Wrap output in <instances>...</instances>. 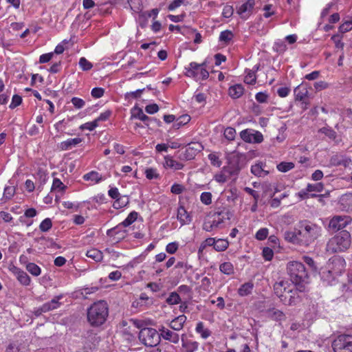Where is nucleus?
Here are the masks:
<instances>
[{"label":"nucleus","instance_id":"nucleus-18","mask_svg":"<svg viewBox=\"0 0 352 352\" xmlns=\"http://www.w3.org/2000/svg\"><path fill=\"white\" fill-rule=\"evenodd\" d=\"M338 208L342 211H352V193L342 195L338 201Z\"/></svg>","mask_w":352,"mask_h":352},{"label":"nucleus","instance_id":"nucleus-42","mask_svg":"<svg viewBox=\"0 0 352 352\" xmlns=\"http://www.w3.org/2000/svg\"><path fill=\"white\" fill-rule=\"evenodd\" d=\"M181 298L177 292H171L166 299V302L168 305H173L179 303Z\"/></svg>","mask_w":352,"mask_h":352},{"label":"nucleus","instance_id":"nucleus-34","mask_svg":"<svg viewBox=\"0 0 352 352\" xmlns=\"http://www.w3.org/2000/svg\"><path fill=\"white\" fill-rule=\"evenodd\" d=\"M229 246V242L226 239H219L215 241L214 249L217 252L226 250Z\"/></svg>","mask_w":352,"mask_h":352},{"label":"nucleus","instance_id":"nucleus-26","mask_svg":"<svg viewBox=\"0 0 352 352\" xmlns=\"http://www.w3.org/2000/svg\"><path fill=\"white\" fill-rule=\"evenodd\" d=\"M195 331L197 333L199 334L203 339H207L212 334L211 331L209 329L206 328L204 322H199L197 324Z\"/></svg>","mask_w":352,"mask_h":352},{"label":"nucleus","instance_id":"nucleus-10","mask_svg":"<svg viewBox=\"0 0 352 352\" xmlns=\"http://www.w3.org/2000/svg\"><path fill=\"white\" fill-rule=\"evenodd\" d=\"M241 139L248 143L259 144L263 141V134L252 129L243 130L240 133Z\"/></svg>","mask_w":352,"mask_h":352},{"label":"nucleus","instance_id":"nucleus-3","mask_svg":"<svg viewBox=\"0 0 352 352\" xmlns=\"http://www.w3.org/2000/svg\"><path fill=\"white\" fill-rule=\"evenodd\" d=\"M87 321L92 327L103 324L109 316V307L106 301L99 300L92 304L87 309Z\"/></svg>","mask_w":352,"mask_h":352},{"label":"nucleus","instance_id":"nucleus-7","mask_svg":"<svg viewBox=\"0 0 352 352\" xmlns=\"http://www.w3.org/2000/svg\"><path fill=\"white\" fill-rule=\"evenodd\" d=\"M332 349L334 352H352V335L340 334L332 342Z\"/></svg>","mask_w":352,"mask_h":352},{"label":"nucleus","instance_id":"nucleus-25","mask_svg":"<svg viewBox=\"0 0 352 352\" xmlns=\"http://www.w3.org/2000/svg\"><path fill=\"white\" fill-rule=\"evenodd\" d=\"M177 219L180 221L182 225H184L186 223H189L191 219L190 217L184 208V206H179L177 209Z\"/></svg>","mask_w":352,"mask_h":352},{"label":"nucleus","instance_id":"nucleus-63","mask_svg":"<svg viewBox=\"0 0 352 352\" xmlns=\"http://www.w3.org/2000/svg\"><path fill=\"white\" fill-rule=\"evenodd\" d=\"M104 93V90L100 87H95L91 90V94L94 98H101Z\"/></svg>","mask_w":352,"mask_h":352},{"label":"nucleus","instance_id":"nucleus-2","mask_svg":"<svg viewBox=\"0 0 352 352\" xmlns=\"http://www.w3.org/2000/svg\"><path fill=\"white\" fill-rule=\"evenodd\" d=\"M286 270L292 283L298 286V289L302 292L304 285L309 280V274L304 264L296 261H289L287 264Z\"/></svg>","mask_w":352,"mask_h":352},{"label":"nucleus","instance_id":"nucleus-22","mask_svg":"<svg viewBox=\"0 0 352 352\" xmlns=\"http://www.w3.org/2000/svg\"><path fill=\"white\" fill-rule=\"evenodd\" d=\"M82 139L80 138H75L72 139H68L65 141L60 142V148L63 151L70 150L72 148L75 147L78 144L81 143Z\"/></svg>","mask_w":352,"mask_h":352},{"label":"nucleus","instance_id":"nucleus-57","mask_svg":"<svg viewBox=\"0 0 352 352\" xmlns=\"http://www.w3.org/2000/svg\"><path fill=\"white\" fill-rule=\"evenodd\" d=\"M268 235V229L267 228H261L256 233V239L260 241L264 240L267 238Z\"/></svg>","mask_w":352,"mask_h":352},{"label":"nucleus","instance_id":"nucleus-24","mask_svg":"<svg viewBox=\"0 0 352 352\" xmlns=\"http://www.w3.org/2000/svg\"><path fill=\"white\" fill-rule=\"evenodd\" d=\"M6 352H26V348L23 342L15 340L8 345Z\"/></svg>","mask_w":352,"mask_h":352},{"label":"nucleus","instance_id":"nucleus-16","mask_svg":"<svg viewBox=\"0 0 352 352\" xmlns=\"http://www.w3.org/2000/svg\"><path fill=\"white\" fill-rule=\"evenodd\" d=\"M160 338H162L164 340L169 341L173 344H178L179 342V336L177 333H175L164 327H162L159 329Z\"/></svg>","mask_w":352,"mask_h":352},{"label":"nucleus","instance_id":"nucleus-41","mask_svg":"<svg viewBox=\"0 0 352 352\" xmlns=\"http://www.w3.org/2000/svg\"><path fill=\"white\" fill-rule=\"evenodd\" d=\"M16 279L20 282L21 284L28 286L30 284L31 279L28 274L23 270L16 276Z\"/></svg>","mask_w":352,"mask_h":352},{"label":"nucleus","instance_id":"nucleus-55","mask_svg":"<svg viewBox=\"0 0 352 352\" xmlns=\"http://www.w3.org/2000/svg\"><path fill=\"white\" fill-rule=\"evenodd\" d=\"M66 188V186L58 178H55L53 181L52 190H58L63 191Z\"/></svg>","mask_w":352,"mask_h":352},{"label":"nucleus","instance_id":"nucleus-61","mask_svg":"<svg viewBox=\"0 0 352 352\" xmlns=\"http://www.w3.org/2000/svg\"><path fill=\"white\" fill-rule=\"evenodd\" d=\"M71 102L76 109H81L85 104V102L82 99L77 97L72 98Z\"/></svg>","mask_w":352,"mask_h":352},{"label":"nucleus","instance_id":"nucleus-56","mask_svg":"<svg viewBox=\"0 0 352 352\" xmlns=\"http://www.w3.org/2000/svg\"><path fill=\"white\" fill-rule=\"evenodd\" d=\"M146 177L148 179H157L159 177V174L155 168H150L145 170Z\"/></svg>","mask_w":352,"mask_h":352},{"label":"nucleus","instance_id":"nucleus-39","mask_svg":"<svg viewBox=\"0 0 352 352\" xmlns=\"http://www.w3.org/2000/svg\"><path fill=\"white\" fill-rule=\"evenodd\" d=\"M245 76L244 78V82L249 85H253L256 82V75L255 72L251 69L245 70Z\"/></svg>","mask_w":352,"mask_h":352},{"label":"nucleus","instance_id":"nucleus-49","mask_svg":"<svg viewBox=\"0 0 352 352\" xmlns=\"http://www.w3.org/2000/svg\"><path fill=\"white\" fill-rule=\"evenodd\" d=\"M214 179L217 182L223 184L228 179V175L225 171H223V168L219 173H217L214 176Z\"/></svg>","mask_w":352,"mask_h":352},{"label":"nucleus","instance_id":"nucleus-6","mask_svg":"<svg viewBox=\"0 0 352 352\" xmlns=\"http://www.w3.org/2000/svg\"><path fill=\"white\" fill-rule=\"evenodd\" d=\"M138 337L142 344L150 347L157 346L161 341L160 333L156 329L151 327L141 329Z\"/></svg>","mask_w":352,"mask_h":352},{"label":"nucleus","instance_id":"nucleus-28","mask_svg":"<svg viewBox=\"0 0 352 352\" xmlns=\"http://www.w3.org/2000/svg\"><path fill=\"white\" fill-rule=\"evenodd\" d=\"M86 255L87 257L93 259L96 262L101 261L103 258L102 252L99 250L95 248L87 250Z\"/></svg>","mask_w":352,"mask_h":352},{"label":"nucleus","instance_id":"nucleus-40","mask_svg":"<svg viewBox=\"0 0 352 352\" xmlns=\"http://www.w3.org/2000/svg\"><path fill=\"white\" fill-rule=\"evenodd\" d=\"M335 44V47L338 50H341L343 52L344 43L342 42V36L340 34L333 35L331 38Z\"/></svg>","mask_w":352,"mask_h":352},{"label":"nucleus","instance_id":"nucleus-35","mask_svg":"<svg viewBox=\"0 0 352 352\" xmlns=\"http://www.w3.org/2000/svg\"><path fill=\"white\" fill-rule=\"evenodd\" d=\"M151 17V13L148 12H140L138 14V21L140 23L141 28H144L146 26L148 20Z\"/></svg>","mask_w":352,"mask_h":352},{"label":"nucleus","instance_id":"nucleus-51","mask_svg":"<svg viewBox=\"0 0 352 352\" xmlns=\"http://www.w3.org/2000/svg\"><path fill=\"white\" fill-rule=\"evenodd\" d=\"M200 200L205 205H210L212 203V194L210 192H204L201 194Z\"/></svg>","mask_w":352,"mask_h":352},{"label":"nucleus","instance_id":"nucleus-33","mask_svg":"<svg viewBox=\"0 0 352 352\" xmlns=\"http://www.w3.org/2000/svg\"><path fill=\"white\" fill-rule=\"evenodd\" d=\"M251 172L258 177H264L268 174V172L263 168L262 164H256L252 166Z\"/></svg>","mask_w":352,"mask_h":352},{"label":"nucleus","instance_id":"nucleus-15","mask_svg":"<svg viewBox=\"0 0 352 352\" xmlns=\"http://www.w3.org/2000/svg\"><path fill=\"white\" fill-rule=\"evenodd\" d=\"M255 5L254 0H246L238 9L237 13L241 18L247 19L252 13Z\"/></svg>","mask_w":352,"mask_h":352},{"label":"nucleus","instance_id":"nucleus-58","mask_svg":"<svg viewBox=\"0 0 352 352\" xmlns=\"http://www.w3.org/2000/svg\"><path fill=\"white\" fill-rule=\"evenodd\" d=\"M201 287L204 291H206L208 292H211L212 287H211V281L210 279L208 277H204L201 279Z\"/></svg>","mask_w":352,"mask_h":352},{"label":"nucleus","instance_id":"nucleus-60","mask_svg":"<svg viewBox=\"0 0 352 352\" xmlns=\"http://www.w3.org/2000/svg\"><path fill=\"white\" fill-rule=\"evenodd\" d=\"M22 102V98L19 95H14L12 99L11 104H10L9 107L10 109H14L16 107H18L19 104H21Z\"/></svg>","mask_w":352,"mask_h":352},{"label":"nucleus","instance_id":"nucleus-62","mask_svg":"<svg viewBox=\"0 0 352 352\" xmlns=\"http://www.w3.org/2000/svg\"><path fill=\"white\" fill-rule=\"evenodd\" d=\"M274 256L273 250L270 248H264L263 250V256L266 261H271Z\"/></svg>","mask_w":352,"mask_h":352},{"label":"nucleus","instance_id":"nucleus-9","mask_svg":"<svg viewBox=\"0 0 352 352\" xmlns=\"http://www.w3.org/2000/svg\"><path fill=\"white\" fill-rule=\"evenodd\" d=\"M206 62L201 64L192 62L188 67H186V75L188 77L194 78L197 80H206L209 76V72L206 70Z\"/></svg>","mask_w":352,"mask_h":352},{"label":"nucleus","instance_id":"nucleus-44","mask_svg":"<svg viewBox=\"0 0 352 352\" xmlns=\"http://www.w3.org/2000/svg\"><path fill=\"white\" fill-rule=\"evenodd\" d=\"M129 203V198L126 196H122L117 200H115L113 206L116 208H122Z\"/></svg>","mask_w":352,"mask_h":352},{"label":"nucleus","instance_id":"nucleus-14","mask_svg":"<svg viewBox=\"0 0 352 352\" xmlns=\"http://www.w3.org/2000/svg\"><path fill=\"white\" fill-rule=\"evenodd\" d=\"M308 94L309 91L305 85L302 84L294 89L295 100L302 102V104L304 105L302 107L304 109H306L309 104V102L306 101Z\"/></svg>","mask_w":352,"mask_h":352},{"label":"nucleus","instance_id":"nucleus-4","mask_svg":"<svg viewBox=\"0 0 352 352\" xmlns=\"http://www.w3.org/2000/svg\"><path fill=\"white\" fill-rule=\"evenodd\" d=\"M274 294L285 305H292L294 301L296 291L292 283L287 280L280 279L274 285Z\"/></svg>","mask_w":352,"mask_h":352},{"label":"nucleus","instance_id":"nucleus-20","mask_svg":"<svg viewBox=\"0 0 352 352\" xmlns=\"http://www.w3.org/2000/svg\"><path fill=\"white\" fill-rule=\"evenodd\" d=\"M163 165L164 168H170L174 170H182L184 166L182 163L175 160L173 157L170 155L164 157V162Z\"/></svg>","mask_w":352,"mask_h":352},{"label":"nucleus","instance_id":"nucleus-27","mask_svg":"<svg viewBox=\"0 0 352 352\" xmlns=\"http://www.w3.org/2000/svg\"><path fill=\"white\" fill-rule=\"evenodd\" d=\"M243 87L239 84H236L229 88V95L232 98H239L243 95Z\"/></svg>","mask_w":352,"mask_h":352},{"label":"nucleus","instance_id":"nucleus-54","mask_svg":"<svg viewBox=\"0 0 352 352\" xmlns=\"http://www.w3.org/2000/svg\"><path fill=\"white\" fill-rule=\"evenodd\" d=\"M15 193V188L14 186H7L4 188L3 198L6 199H11Z\"/></svg>","mask_w":352,"mask_h":352},{"label":"nucleus","instance_id":"nucleus-32","mask_svg":"<svg viewBox=\"0 0 352 352\" xmlns=\"http://www.w3.org/2000/svg\"><path fill=\"white\" fill-rule=\"evenodd\" d=\"M254 287V285L252 283L248 282L243 284L238 290V294L241 296H248L251 294Z\"/></svg>","mask_w":352,"mask_h":352},{"label":"nucleus","instance_id":"nucleus-64","mask_svg":"<svg viewBox=\"0 0 352 352\" xmlns=\"http://www.w3.org/2000/svg\"><path fill=\"white\" fill-rule=\"evenodd\" d=\"M184 187L179 184H174L170 188V191L172 193L175 195H179L182 193L184 190Z\"/></svg>","mask_w":352,"mask_h":352},{"label":"nucleus","instance_id":"nucleus-29","mask_svg":"<svg viewBox=\"0 0 352 352\" xmlns=\"http://www.w3.org/2000/svg\"><path fill=\"white\" fill-rule=\"evenodd\" d=\"M133 111L135 113H133V116L135 118H138L142 121H143L147 126L148 125V121L153 120L151 118H149L146 114L144 113L143 111L140 108H134Z\"/></svg>","mask_w":352,"mask_h":352},{"label":"nucleus","instance_id":"nucleus-53","mask_svg":"<svg viewBox=\"0 0 352 352\" xmlns=\"http://www.w3.org/2000/svg\"><path fill=\"white\" fill-rule=\"evenodd\" d=\"M273 49L278 53H283L287 50V45L284 41H278L274 43Z\"/></svg>","mask_w":352,"mask_h":352},{"label":"nucleus","instance_id":"nucleus-52","mask_svg":"<svg viewBox=\"0 0 352 352\" xmlns=\"http://www.w3.org/2000/svg\"><path fill=\"white\" fill-rule=\"evenodd\" d=\"M307 191L310 192H322L323 190V184L322 183H317L314 184H308L307 186Z\"/></svg>","mask_w":352,"mask_h":352},{"label":"nucleus","instance_id":"nucleus-19","mask_svg":"<svg viewBox=\"0 0 352 352\" xmlns=\"http://www.w3.org/2000/svg\"><path fill=\"white\" fill-rule=\"evenodd\" d=\"M214 216L215 217L214 220L210 221V224L213 229L219 228L220 224L223 221V219H230L231 214L228 210H222L221 212H216Z\"/></svg>","mask_w":352,"mask_h":352},{"label":"nucleus","instance_id":"nucleus-37","mask_svg":"<svg viewBox=\"0 0 352 352\" xmlns=\"http://www.w3.org/2000/svg\"><path fill=\"white\" fill-rule=\"evenodd\" d=\"M295 165L291 162H282L276 166L277 169L282 173H286L294 168Z\"/></svg>","mask_w":352,"mask_h":352},{"label":"nucleus","instance_id":"nucleus-31","mask_svg":"<svg viewBox=\"0 0 352 352\" xmlns=\"http://www.w3.org/2000/svg\"><path fill=\"white\" fill-rule=\"evenodd\" d=\"M83 179L85 181H91L95 183H99L102 180H103L102 177L96 171H91L83 176Z\"/></svg>","mask_w":352,"mask_h":352},{"label":"nucleus","instance_id":"nucleus-59","mask_svg":"<svg viewBox=\"0 0 352 352\" xmlns=\"http://www.w3.org/2000/svg\"><path fill=\"white\" fill-rule=\"evenodd\" d=\"M98 124L94 120L92 122H86L80 126L81 129H87L89 131H93L94 129H96L98 126Z\"/></svg>","mask_w":352,"mask_h":352},{"label":"nucleus","instance_id":"nucleus-47","mask_svg":"<svg viewBox=\"0 0 352 352\" xmlns=\"http://www.w3.org/2000/svg\"><path fill=\"white\" fill-rule=\"evenodd\" d=\"M352 30V19L346 20L339 27V32L342 34Z\"/></svg>","mask_w":352,"mask_h":352},{"label":"nucleus","instance_id":"nucleus-5","mask_svg":"<svg viewBox=\"0 0 352 352\" xmlns=\"http://www.w3.org/2000/svg\"><path fill=\"white\" fill-rule=\"evenodd\" d=\"M351 245V234L349 232L343 230L331 239L327 249L331 252H343Z\"/></svg>","mask_w":352,"mask_h":352},{"label":"nucleus","instance_id":"nucleus-30","mask_svg":"<svg viewBox=\"0 0 352 352\" xmlns=\"http://www.w3.org/2000/svg\"><path fill=\"white\" fill-rule=\"evenodd\" d=\"M269 316L274 320L281 321L285 319L284 313L275 308L268 310Z\"/></svg>","mask_w":352,"mask_h":352},{"label":"nucleus","instance_id":"nucleus-8","mask_svg":"<svg viewBox=\"0 0 352 352\" xmlns=\"http://www.w3.org/2000/svg\"><path fill=\"white\" fill-rule=\"evenodd\" d=\"M345 268V261L340 257H334L329 260L327 267L322 270L323 277L327 274H332L333 278L340 275Z\"/></svg>","mask_w":352,"mask_h":352},{"label":"nucleus","instance_id":"nucleus-11","mask_svg":"<svg viewBox=\"0 0 352 352\" xmlns=\"http://www.w3.org/2000/svg\"><path fill=\"white\" fill-rule=\"evenodd\" d=\"M204 148L202 144L199 142H191L188 144L183 153L179 155V158L183 160H191L195 158L196 155L201 152Z\"/></svg>","mask_w":352,"mask_h":352},{"label":"nucleus","instance_id":"nucleus-43","mask_svg":"<svg viewBox=\"0 0 352 352\" xmlns=\"http://www.w3.org/2000/svg\"><path fill=\"white\" fill-rule=\"evenodd\" d=\"M223 168V171H225L226 174L228 175V178L232 176H236L239 172V168H238V166L233 165L224 166Z\"/></svg>","mask_w":352,"mask_h":352},{"label":"nucleus","instance_id":"nucleus-21","mask_svg":"<svg viewBox=\"0 0 352 352\" xmlns=\"http://www.w3.org/2000/svg\"><path fill=\"white\" fill-rule=\"evenodd\" d=\"M187 320L184 315H180L175 318L169 324V327L174 331H180L183 329L184 325Z\"/></svg>","mask_w":352,"mask_h":352},{"label":"nucleus","instance_id":"nucleus-36","mask_svg":"<svg viewBox=\"0 0 352 352\" xmlns=\"http://www.w3.org/2000/svg\"><path fill=\"white\" fill-rule=\"evenodd\" d=\"M26 270L34 276H38L41 273V269L39 266L34 263H27Z\"/></svg>","mask_w":352,"mask_h":352},{"label":"nucleus","instance_id":"nucleus-46","mask_svg":"<svg viewBox=\"0 0 352 352\" xmlns=\"http://www.w3.org/2000/svg\"><path fill=\"white\" fill-rule=\"evenodd\" d=\"M79 66L83 71H89L93 67L92 63L87 60L85 57L80 58Z\"/></svg>","mask_w":352,"mask_h":352},{"label":"nucleus","instance_id":"nucleus-12","mask_svg":"<svg viewBox=\"0 0 352 352\" xmlns=\"http://www.w3.org/2000/svg\"><path fill=\"white\" fill-rule=\"evenodd\" d=\"M138 216V213L135 211L130 212L128 217L122 223L118 224L115 228L108 230L107 232V235L109 236H113L118 234L120 232L119 229L121 226L124 228L129 226L137 219Z\"/></svg>","mask_w":352,"mask_h":352},{"label":"nucleus","instance_id":"nucleus-17","mask_svg":"<svg viewBox=\"0 0 352 352\" xmlns=\"http://www.w3.org/2000/svg\"><path fill=\"white\" fill-rule=\"evenodd\" d=\"M182 352H195L198 350L199 344L197 341L186 338V335L182 336Z\"/></svg>","mask_w":352,"mask_h":352},{"label":"nucleus","instance_id":"nucleus-38","mask_svg":"<svg viewBox=\"0 0 352 352\" xmlns=\"http://www.w3.org/2000/svg\"><path fill=\"white\" fill-rule=\"evenodd\" d=\"M220 271L227 275H231L234 273L233 265L230 262H225L220 265Z\"/></svg>","mask_w":352,"mask_h":352},{"label":"nucleus","instance_id":"nucleus-50","mask_svg":"<svg viewBox=\"0 0 352 352\" xmlns=\"http://www.w3.org/2000/svg\"><path fill=\"white\" fill-rule=\"evenodd\" d=\"M52 226V220L50 218H46L41 223L39 228L42 232H47L51 229Z\"/></svg>","mask_w":352,"mask_h":352},{"label":"nucleus","instance_id":"nucleus-45","mask_svg":"<svg viewBox=\"0 0 352 352\" xmlns=\"http://www.w3.org/2000/svg\"><path fill=\"white\" fill-rule=\"evenodd\" d=\"M233 36L234 35L231 31L225 30L221 32L219 36V40L227 43L232 39Z\"/></svg>","mask_w":352,"mask_h":352},{"label":"nucleus","instance_id":"nucleus-13","mask_svg":"<svg viewBox=\"0 0 352 352\" xmlns=\"http://www.w3.org/2000/svg\"><path fill=\"white\" fill-rule=\"evenodd\" d=\"M351 221L349 216H335L331 219L329 226L333 230H339L344 228Z\"/></svg>","mask_w":352,"mask_h":352},{"label":"nucleus","instance_id":"nucleus-23","mask_svg":"<svg viewBox=\"0 0 352 352\" xmlns=\"http://www.w3.org/2000/svg\"><path fill=\"white\" fill-rule=\"evenodd\" d=\"M63 298L62 295H59L54 298L51 301L44 303L43 306V311H46L47 312L50 311H52L54 309H56L60 307L61 303L59 302Z\"/></svg>","mask_w":352,"mask_h":352},{"label":"nucleus","instance_id":"nucleus-1","mask_svg":"<svg viewBox=\"0 0 352 352\" xmlns=\"http://www.w3.org/2000/svg\"><path fill=\"white\" fill-rule=\"evenodd\" d=\"M321 227L317 224L308 220H301L295 225L294 230L285 231L283 236L288 243L308 248L321 235Z\"/></svg>","mask_w":352,"mask_h":352},{"label":"nucleus","instance_id":"nucleus-48","mask_svg":"<svg viewBox=\"0 0 352 352\" xmlns=\"http://www.w3.org/2000/svg\"><path fill=\"white\" fill-rule=\"evenodd\" d=\"M208 157V159H209V160L210 162V164L212 166H216V167H220L221 166L222 162L220 160L219 155H217L215 153H210Z\"/></svg>","mask_w":352,"mask_h":352}]
</instances>
